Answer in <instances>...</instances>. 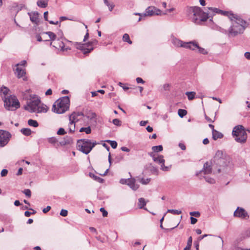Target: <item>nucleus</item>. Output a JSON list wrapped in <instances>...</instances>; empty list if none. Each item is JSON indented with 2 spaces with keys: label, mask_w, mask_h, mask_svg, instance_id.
Returning a JSON list of instances; mask_svg holds the SVG:
<instances>
[{
  "label": "nucleus",
  "mask_w": 250,
  "mask_h": 250,
  "mask_svg": "<svg viewBox=\"0 0 250 250\" xmlns=\"http://www.w3.org/2000/svg\"><path fill=\"white\" fill-rule=\"evenodd\" d=\"M24 109L31 113H46L48 109V107L41 103L39 97L35 94L30 95L27 102V105Z\"/></svg>",
  "instance_id": "1"
},
{
  "label": "nucleus",
  "mask_w": 250,
  "mask_h": 250,
  "mask_svg": "<svg viewBox=\"0 0 250 250\" xmlns=\"http://www.w3.org/2000/svg\"><path fill=\"white\" fill-rule=\"evenodd\" d=\"M229 18L231 21V26L229 30V34L235 36L243 33L245 29L246 22L241 18L233 14H229Z\"/></svg>",
  "instance_id": "2"
},
{
  "label": "nucleus",
  "mask_w": 250,
  "mask_h": 250,
  "mask_svg": "<svg viewBox=\"0 0 250 250\" xmlns=\"http://www.w3.org/2000/svg\"><path fill=\"white\" fill-rule=\"evenodd\" d=\"M231 250H250V229L238 238L233 243Z\"/></svg>",
  "instance_id": "3"
},
{
  "label": "nucleus",
  "mask_w": 250,
  "mask_h": 250,
  "mask_svg": "<svg viewBox=\"0 0 250 250\" xmlns=\"http://www.w3.org/2000/svg\"><path fill=\"white\" fill-rule=\"evenodd\" d=\"M47 35L50 40H45V41H50V45H52L56 48H60L62 52L67 51L68 50H71V48L69 45H67L66 43L63 41H60L58 38L57 39V35L53 32L48 31L43 33Z\"/></svg>",
  "instance_id": "4"
},
{
  "label": "nucleus",
  "mask_w": 250,
  "mask_h": 250,
  "mask_svg": "<svg viewBox=\"0 0 250 250\" xmlns=\"http://www.w3.org/2000/svg\"><path fill=\"white\" fill-rule=\"evenodd\" d=\"M70 105L68 96H64L57 100L53 105L52 111L58 114H62L67 111Z\"/></svg>",
  "instance_id": "5"
},
{
  "label": "nucleus",
  "mask_w": 250,
  "mask_h": 250,
  "mask_svg": "<svg viewBox=\"0 0 250 250\" xmlns=\"http://www.w3.org/2000/svg\"><path fill=\"white\" fill-rule=\"evenodd\" d=\"M96 144V141H91L90 140L86 139H81L77 141V147L83 153L88 154Z\"/></svg>",
  "instance_id": "6"
},
{
  "label": "nucleus",
  "mask_w": 250,
  "mask_h": 250,
  "mask_svg": "<svg viewBox=\"0 0 250 250\" xmlns=\"http://www.w3.org/2000/svg\"><path fill=\"white\" fill-rule=\"evenodd\" d=\"M232 134L237 142L243 143L246 141L247 134L244 126L242 125L235 126L233 129Z\"/></svg>",
  "instance_id": "7"
},
{
  "label": "nucleus",
  "mask_w": 250,
  "mask_h": 250,
  "mask_svg": "<svg viewBox=\"0 0 250 250\" xmlns=\"http://www.w3.org/2000/svg\"><path fill=\"white\" fill-rule=\"evenodd\" d=\"M4 102V106L8 110H12V108L16 109L20 106L18 100L14 95H10L5 97Z\"/></svg>",
  "instance_id": "8"
},
{
  "label": "nucleus",
  "mask_w": 250,
  "mask_h": 250,
  "mask_svg": "<svg viewBox=\"0 0 250 250\" xmlns=\"http://www.w3.org/2000/svg\"><path fill=\"white\" fill-rule=\"evenodd\" d=\"M195 15L199 16L200 19L197 20V19L194 18L193 22L196 24H200L203 21H205L208 18L212 16V15L210 12L207 13L203 12L201 8L195 7Z\"/></svg>",
  "instance_id": "9"
},
{
  "label": "nucleus",
  "mask_w": 250,
  "mask_h": 250,
  "mask_svg": "<svg viewBox=\"0 0 250 250\" xmlns=\"http://www.w3.org/2000/svg\"><path fill=\"white\" fill-rule=\"evenodd\" d=\"M149 155L153 158L154 162L161 165V169L163 171H167L169 170L170 167L165 166V160L163 155H160L156 156L154 152H150Z\"/></svg>",
  "instance_id": "10"
},
{
  "label": "nucleus",
  "mask_w": 250,
  "mask_h": 250,
  "mask_svg": "<svg viewBox=\"0 0 250 250\" xmlns=\"http://www.w3.org/2000/svg\"><path fill=\"white\" fill-rule=\"evenodd\" d=\"M11 137V135L8 131L0 130V146L3 147L6 146Z\"/></svg>",
  "instance_id": "11"
},
{
  "label": "nucleus",
  "mask_w": 250,
  "mask_h": 250,
  "mask_svg": "<svg viewBox=\"0 0 250 250\" xmlns=\"http://www.w3.org/2000/svg\"><path fill=\"white\" fill-rule=\"evenodd\" d=\"M74 45L76 48L79 49L83 52L84 54H86L90 52L93 49V47H90V43H80L75 42Z\"/></svg>",
  "instance_id": "12"
},
{
  "label": "nucleus",
  "mask_w": 250,
  "mask_h": 250,
  "mask_svg": "<svg viewBox=\"0 0 250 250\" xmlns=\"http://www.w3.org/2000/svg\"><path fill=\"white\" fill-rule=\"evenodd\" d=\"M144 15L145 17L161 15V11L154 6H149L146 9Z\"/></svg>",
  "instance_id": "13"
},
{
  "label": "nucleus",
  "mask_w": 250,
  "mask_h": 250,
  "mask_svg": "<svg viewBox=\"0 0 250 250\" xmlns=\"http://www.w3.org/2000/svg\"><path fill=\"white\" fill-rule=\"evenodd\" d=\"M212 172V167L211 163L208 162L204 164L203 169L197 173L196 175L199 176H202L203 174L206 175L211 173Z\"/></svg>",
  "instance_id": "14"
},
{
  "label": "nucleus",
  "mask_w": 250,
  "mask_h": 250,
  "mask_svg": "<svg viewBox=\"0 0 250 250\" xmlns=\"http://www.w3.org/2000/svg\"><path fill=\"white\" fill-rule=\"evenodd\" d=\"M234 216L242 219H247L249 215L246 211L243 208L238 207L234 212Z\"/></svg>",
  "instance_id": "15"
},
{
  "label": "nucleus",
  "mask_w": 250,
  "mask_h": 250,
  "mask_svg": "<svg viewBox=\"0 0 250 250\" xmlns=\"http://www.w3.org/2000/svg\"><path fill=\"white\" fill-rule=\"evenodd\" d=\"M84 115L82 112H73L69 116V120L76 123L82 119Z\"/></svg>",
  "instance_id": "16"
},
{
  "label": "nucleus",
  "mask_w": 250,
  "mask_h": 250,
  "mask_svg": "<svg viewBox=\"0 0 250 250\" xmlns=\"http://www.w3.org/2000/svg\"><path fill=\"white\" fill-rule=\"evenodd\" d=\"M170 41L172 44L176 47H184L186 42L176 38L173 35L171 36Z\"/></svg>",
  "instance_id": "17"
},
{
  "label": "nucleus",
  "mask_w": 250,
  "mask_h": 250,
  "mask_svg": "<svg viewBox=\"0 0 250 250\" xmlns=\"http://www.w3.org/2000/svg\"><path fill=\"white\" fill-rule=\"evenodd\" d=\"M199 47V45L196 41H191L189 42H186L184 48H188L190 50L195 51Z\"/></svg>",
  "instance_id": "18"
},
{
  "label": "nucleus",
  "mask_w": 250,
  "mask_h": 250,
  "mask_svg": "<svg viewBox=\"0 0 250 250\" xmlns=\"http://www.w3.org/2000/svg\"><path fill=\"white\" fill-rule=\"evenodd\" d=\"M229 160L230 158L228 155L225 156V157L224 156L220 160H219L216 163V164L220 167H225L229 163Z\"/></svg>",
  "instance_id": "19"
},
{
  "label": "nucleus",
  "mask_w": 250,
  "mask_h": 250,
  "mask_svg": "<svg viewBox=\"0 0 250 250\" xmlns=\"http://www.w3.org/2000/svg\"><path fill=\"white\" fill-rule=\"evenodd\" d=\"M208 10L210 11V13L212 12V13H219L223 15L227 16L228 17L229 16V14H231V13L229 12L224 11L216 8L209 7Z\"/></svg>",
  "instance_id": "20"
},
{
  "label": "nucleus",
  "mask_w": 250,
  "mask_h": 250,
  "mask_svg": "<svg viewBox=\"0 0 250 250\" xmlns=\"http://www.w3.org/2000/svg\"><path fill=\"white\" fill-rule=\"evenodd\" d=\"M28 14L30 16V19L31 21L36 24H38L39 22L38 13L37 12L31 13H29Z\"/></svg>",
  "instance_id": "21"
},
{
  "label": "nucleus",
  "mask_w": 250,
  "mask_h": 250,
  "mask_svg": "<svg viewBox=\"0 0 250 250\" xmlns=\"http://www.w3.org/2000/svg\"><path fill=\"white\" fill-rule=\"evenodd\" d=\"M127 185L133 190H136L139 187L138 185L135 184V180L134 178H129Z\"/></svg>",
  "instance_id": "22"
},
{
  "label": "nucleus",
  "mask_w": 250,
  "mask_h": 250,
  "mask_svg": "<svg viewBox=\"0 0 250 250\" xmlns=\"http://www.w3.org/2000/svg\"><path fill=\"white\" fill-rule=\"evenodd\" d=\"M227 155L224 153V152L222 150H218L214 157V161L216 163L219 161L221 159L223 158L224 156H227Z\"/></svg>",
  "instance_id": "23"
},
{
  "label": "nucleus",
  "mask_w": 250,
  "mask_h": 250,
  "mask_svg": "<svg viewBox=\"0 0 250 250\" xmlns=\"http://www.w3.org/2000/svg\"><path fill=\"white\" fill-rule=\"evenodd\" d=\"M15 73L18 78L22 77L25 74V70L20 66H16Z\"/></svg>",
  "instance_id": "24"
},
{
  "label": "nucleus",
  "mask_w": 250,
  "mask_h": 250,
  "mask_svg": "<svg viewBox=\"0 0 250 250\" xmlns=\"http://www.w3.org/2000/svg\"><path fill=\"white\" fill-rule=\"evenodd\" d=\"M212 138L214 140H216L218 139H221V138H223V134L222 133H221L216 130H212Z\"/></svg>",
  "instance_id": "25"
},
{
  "label": "nucleus",
  "mask_w": 250,
  "mask_h": 250,
  "mask_svg": "<svg viewBox=\"0 0 250 250\" xmlns=\"http://www.w3.org/2000/svg\"><path fill=\"white\" fill-rule=\"evenodd\" d=\"M37 4L41 8H45L47 6V0H39L37 1Z\"/></svg>",
  "instance_id": "26"
},
{
  "label": "nucleus",
  "mask_w": 250,
  "mask_h": 250,
  "mask_svg": "<svg viewBox=\"0 0 250 250\" xmlns=\"http://www.w3.org/2000/svg\"><path fill=\"white\" fill-rule=\"evenodd\" d=\"M9 91V89L5 86H2L0 88V94L2 96H3V98L4 99L5 97H7V95Z\"/></svg>",
  "instance_id": "27"
},
{
  "label": "nucleus",
  "mask_w": 250,
  "mask_h": 250,
  "mask_svg": "<svg viewBox=\"0 0 250 250\" xmlns=\"http://www.w3.org/2000/svg\"><path fill=\"white\" fill-rule=\"evenodd\" d=\"M57 39L59 38L60 40V41H64V42H65L66 43L67 45H68V44L72 43V42L71 41H69L63 38V34L62 32L58 33V35H57Z\"/></svg>",
  "instance_id": "28"
},
{
  "label": "nucleus",
  "mask_w": 250,
  "mask_h": 250,
  "mask_svg": "<svg viewBox=\"0 0 250 250\" xmlns=\"http://www.w3.org/2000/svg\"><path fill=\"white\" fill-rule=\"evenodd\" d=\"M75 123L73 122L72 121H69V123L68 124V129L69 133H74L75 130Z\"/></svg>",
  "instance_id": "29"
},
{
  "label": "nucleus",
  "mask_w": 250,
  "mask_h": 250,
  "mask_svg": "<svg viewBox=\"0 0 250 250\" xmlns=\"http://www.w3.org/2000/svg\"><path fill=\"white\" fill-rule=\"evenodd\" d=\"M146 205V202L144 198H140L139 199L138 206L140 208H144Z\"/></svg>",
  "instance_id": "30"
},
{
  "label": "nucleus",
  "mask_w": 250,
  "mask_h": 250,
  "mask_svg": "<svg viewBox=\"0 0 250 250\" xmlns=\"http://www.w3.org/2000/svg\"><path fill=\"white\" fill-rule=\"evenodd\" d=\"M21 132L25 136H29L31 133V130L28 128H23L21 130Z\"/></svg>",
  "instance_id": "31"
},
{
  "label": "nucleus",
  "mask_w": 250,
  "mask_h": 250,
  "mask_svg": "<svg viewBox=\"0 0 250 250\" xmlns=\"http://www.w3.org/2000/svg\"><path fill=\"white\" fill-rule=\"evenodd\" d=\"M28 124L31 126L33 127H38L39 126V124L36 120H34L32 119H30L28 121Z\"/></svg>",
  "instance_id": "32"
},
{
  "label": "nucleus",
  "mask_w": 250,
  "mask_h": 250,
  "mask_svg": "<svg viewBox=\"0 0 250 250\" xmlns=\"http://www.w3.org/2000/svg\"><path fill=\"white\" fill-rule=\"evenodd\" d=\"M191 11L192 14V16H191V19L193 22L194 18H196L197 19V20L200 19L199 18V16L195 15V7L191 8Z\"/></svg>",
  "instance_id": "33"
},
{
  "label": "nucleus",
  "mask_w": 250,
  "mask_h": 250,
  "mask_svg": "<svg viewBox=\"0 0 250 250\" xmlns=\"http://www.w3.org/2000/svg\"><path fill=\"white\" fill-rule=\"evenodd\" d=\"M195 92H187L186 95H187L189 100H193L195 96Z\"/></svg>",
  "instance_id": "34"
},
{
  "label": "nucleus",
  "mask_w": 250,
  "mask_h": 250,
  "mask_svg": "<svg viewBox=\"0 0 250 250\" xmlns=\"http://www.w3.org/2000/svg\"><path fill=\"white\" fill-rule=\"evenodd\" d=\"M123 40L125 42H128L130 44H132V41L130 40L128 34L126 33L123 35Z\"/></svg>",
  "instance_id": "35"
},
{
  "label": "nucleus",
  "mask_w": 250,
  "mask_h": 250,
  "mask_svg": "<svg viewBox=\"0 0 250 250\" xmlns=\"http://www.w3.org/2000/svg\"><path fill=\"white\" fill-rule=\"evenodd\" d=\"M80 132H85L86 134H89L91 133V130L90 126L87 127H82L79 131Z\"/></svg>",
  "instance_id": "36"
},
{
  "label": "nucleus",
  "mask_w": 250,
  "mask_h": 250,
  "mask_svg": "<svg viewBox=\"0 0 250 250\" xmlns=\"http://www.w3.org/2000/svg\"><path fill=\"white\" fill-rule=\"evenodd\" d=\"M152 149L153 151V152H160L163 150V146L162 145H159L157 146H154L152 147Z\"/></svg>",
  "instance_id": "37"
},
{
  "label": "nucleus",
  "mask_w": 250,
  "mask_h": 250,
  "mask_svg": "<svg viewBox=\"0 0 250 250\" xmlns=\"http://www.w3.org/2000/svg\"><path fill=\"white\" fill-rule=\"evenodd\" d=\"M104 4L108 7V9L110 11H111L113 8L114 7L115 5L113 3L110 4L107 0H104Z\"/></svg>",
  "instance_id": "38"
},
{
  "label": "nucleus",
  "mask_w": 250,
  "mask_h": 250,
  "mask_svg": "<svg viewBox=\"0 0 250 250\" xmlns=\"http://www.w3.org/2000/svg\"><path fill=\"white\" fill-rule=\"evenodd\" d=\"M178 114L181 118H183L187 115V111L185 109H179L178 111Z\"/></svg>",
  "instance_id": "39"
},
{
  "label": "nucleus",
  "mask_w": 250,
  "mask_h": 250,
  "mask_svg": "<svg viewBox=\"0 0 250 250\" xmlns=\"http://www.w3.org/2000/svg\"><path fill=\"white\" fill-rule=\"evenodd\" d=\"M167 212L171 213L174 215H178L182 213V211L180 210L176 209H168Z\"/></svg>",
  "instance_id": "40"
},
{
  "label": "nucleus",
  "mask_w": 250,
  "mask_h": 250,
  "mask_svg": "<svg viewBox=\"0 0 250 250\" xmlns=\"http://www.w3.org/2000/svg\"><path fill=\"white\" fill-rule=\"evenodd\" d=\"M150 180H151V178H146V179H145V178H143L140 179V182L143 185H146L149 183Z\"/></svg>",
  "instance_id": "41"
},
{
  "label": "nucleus",
  "mask_w": 250,
  "mask_h": 250,
  "mask_svg": "<svg viewBox=\"0 0 250 250\" xmlns=\"http://www.w3.org/2000/svg\"><path fill=\"white\" fill-rule=\"evenodd\" d=\"M107 142L109 143L111 146L115 149L117 146V143L115 141L107 140Z\"/></svg>",
  "instance_id": "42"
},
{
  "label": "nucleus",
  "mask_w": 250,
  "mask_h": 250,
  "mask_svg": "<svg viewBox=\"0 0 250 250\" xmlns=\"http://www.w3.org/2000/svg\"><path fill=\"white\" fill-rule=\"evenodd\" d=\"M198 50V52L204 54L206 55L208 53V51L204 48L201 47L199 46V47H197V49Z\"/></svg>",
  "instance_id": "43"
},
{
  "label": "nucleus",
  "mask_w": 250,
  "mask_h": 250,
  "mask_svg": "<svg viewBox=\"0 0 250 250\" xmlns=\"http://www.w3.org/2000/svg\"><path fill=\"white\" fill-rule=\"evenodd\" d=\"M206 181L210 184H213L215 183V180L211 177L208 176H203Z\"/></svg>",
  "instance_id": "44"
},
{
  "label": "nucleus",
  "mask_w": 250,
  "mask_h": 250,
  "mask_svg": "<svg viewBox=\"0 0 250 250\" xmlns=\"http://www.w3.org/2000/svg\"><path fill=\"white\" fill-rule=\"evenodd\" d=\"M189 214L192 216H195V217H199L200 216V213L199 211H192L189 212Z\"/></svg>",
  "instance_id": "45"
},
{
  "label": "nucleus",
  "mask_w": 250,
  "mask_h": 250,
  "mask_svg": "<svg viewBox=\"0 0 250 250\" xmlns=\"http://www.w3.org/2000/svg\"><path fill=\"white\" fill-rule=\"evenodd\" d=\"M112 123L114 125L117 126H121V122L118 119H115L113 120Z\"/></svg>",
  "instance_id": "46"
},
{
  "label": "nucleus",
  "mask_w": 250,
  "mask_h": 250,
  "mask_svg": "<svg viewBox=\"0 0 250 250\" xmlns=\"http://www.w3.org/2000/svg\"><path fill=\"white\" fill-rule=\"evenodd\" d=\"M96 181H97V182L100 183H103L104 181V179L97 176H95L94 175H93V177H92Z\"/></svg>",
  "instance_id": "47"
},
{
  "label": "nucleus",
  "mask_w": 250,
  "mask_h": 250,
  "mask_svg": "<svg viewBox=\"0 0 250 250\" xmlns=\"http://www.w3.org/2000/svg\"><path fill=\"white\" fill-rule=\"evenodd\" d=\"M66 133V131L63 128H60L57 131V134L59 135H63Z\"/></svg>",
  "instance_id": "48"
},
{
  "label": "nucleus",
  "mask_w": 250,
  "mask_h": 250,
  "mask_svg": "<svg viewBox=\"0 0 250 250\" xmlns=\"http://www.w3.org/2000/svg\"><path fill=\"white\" fill-rule=\"evenodd\" d=\"M192 238L191 236H190L188 239V240L187 242V247L191 248V246H192Z\"/></svg>",
  "instance_id": "49"
},
{
  "label": "nucleus",
  "mask_w": 250,
  "mask_h": 250,
  "mask_svg": "<svg viewBox=\"0 0 250 250\" xmlns=\"http://www.w3.org/2000/svg\"><path fill=\"white\" fill-rule=\"evenodd\" d=\"M23 193L27 196L28 197H30L31 195V190L29 189H26L23 191Z\"/></svg>",
  "instance_id": "50"
},
{
  "label": "nucleus",
  "mask_w": 250,
  "mask_h": 250,
  "mask_svg": "<svg viewBox=\"0 0 250 250\" xmlns=\"http://www.w3.org/2000/svg\"><path fill=\"white\" fill-rule=\"evenodd\" d=\"M68 211L66 209H62L60 212V215L63 217H65L67 215Z\"/></svg>",
  "instance_id": "51"
},
{
  "label": "nucleus",
  "mask_w": 250,
  "mask_h": 250,
  "mask_svg": "<svg viewBox=\"0 0 250 250\" xmlns=\"http://www.w3.org/2000/svg\"><path fill=\"white\" fill-rule=\"evenodd\" d=\"M48 141L49 143L51 144H55L57 142V139L54 137H51L48 138Z\"/></svg>",
  "instance_id": "52"
},
{
  "label": "nucleus",
  "mask_w": 250,
  "mask_h": 250,
  "mask_svg": "<svg viewBox=\"0 0 250 250\" xmlns=\"http://www.w3.org/2000/svg\"><path fill=\"white\" fill-rule=\"evenodd\" d=\"M26 64V61L25 60H23L21 61L19 63H17L15 65V66H25Z\"/></svg>",
  "instance_id": "53"
},
{
  "label": "nucleus",
  "mask_w": 250,
  "mask_h": 250,
  "mask_svg": "<svg viewBox=\"0 0 250 250\" xmlns=\"http://www.w3.org/2000/svg\"><path fill=\"white\" fill-rule=\"evenodd\" d=\"M128 180H129V178H128V179H121L120 180V183H121L122 184H123V185H125V184L127 185V182H128Z\"/></svg>",
  "instance_id": "54"
},
{
  "label": "nucleus",
  "mask_w": 250,
  "mask_h": 250,
  "mask_svg": "<svg viewBox=\"0 0 250 250\" xmlns=\"http://www.w3.org/2000/svg\"><path fill=\"white\" fill-rule=\"evenodd\" d=\"M100 210L102 212L104 217H105L107 215L108 213L104 208H101Z\"/></svg>",
  "instance_id": "55"
},
{
  "label": "nucleus",
  "mask_w": 250,
  "mask_h": 250,
  "mask_svg": "<svg viewBox=\"0 0 250 250\" xmlns=\"http://www.w3.org/2000/svg\"><path fill=\"white\" fill-rule=\"evenodd\" d=\"M8 173V170L6 169H3L1 170L0 175L2 177L5 176Z\"/></svg>",
  "instance_id": "56"
},
{
  "label": "nucleus",
  "mask_w": 250,
  "mask_h": 250,
  "mask_svg": "<svg viewBox=\"0 0 250 250\" xmlns=\"http://www.w3.org/2000/svg\"><path fill=\"white\" fill-rule=\"evenodd\" d=\"M86 117L88 119H91L94 118L96 117V114L94 113H91L90 114L86 115Z\"/></svg>",
  "instance_id": "57"
},
{
  "label": "nucleus",
  "mask_w": 250,
  "mask_h": 250,
  "mask_svg": "<svg viewBox=\"0 0 250 250\" xmlns=\"http://www.w3.org/2000/svg\"><path fill=\"white\" fill-rule=\"evenodd\" d=\"M190 219V221H191V224H193V225L195 224L197 222V219H196L195 218H194L193 217L191 216Z\"/></svg>",
  "instance_id": "58"
},
{
  "label": "nucleus",
  "mask_w": 250,
  "mask_h": 250,
  "mask_svg": "<svg viewBox=\"0 0 250 250\" xmlns=\"http://www.w3.org/2000/svg\"><path fill=\"white\" fill-rule=\"evenodd\" d=\"M169 86H170V85H169V84L166 83V84H164V85H163V89L165 91L169 90Z\"/></svg>",
  "instance_id": "59"
},
{
  "label": "nucleus",
  "mask_w": 250,
  "mask_h": 250,
  "mask_svg": "<svg viewBox=\"0 0 250 250\" xmlns=\"http://www.w3.org/2000/svg\"><path fill=\"white\" fill-rule=\"evenodd\" d=\"M89 43H90V47H93L94 45H96L97 44L98 41L95 40L91 42H89Z\"/></svg>",
  "instance_id": "60"
},
{
  "label": "nucleus",
  "mask_w": 250,
  "mask_h": 250,
  "mask_svg": "<svg viewBox=\"0 0 250 250\" xmlns=\"http://www.w3.org/2000/svg\"><path fill=\"white\" fill-rule=\"evenodd\" d=\"M51 209V207L50 206H47L45 208H43L42 211L43 213H46L48 212Z\"/></svg>",
  "instance_id": "61"
},
{
  "label": "nucleus",
  "mask_w": 250,
  "mask_h": 250,
  "mask_svg": "<svg viewBox=\"0 0 250 250\" xmlns=\"http://www.w3.org/2000/svg\"><path fill=\"white\" fill-rule=\"evenodd\" d=\"M35 211H34L33 212H29L28 211H26L25 212H24V215L26 217H29L31 214H35Z\"/></svg>",
  "instance_id": "62"
},
{
  "label": "nucleus",
  "mask_w": 250,
  "mask_h": 250,
  "mask_svg": "<svg viewBox=\"0 0 250 250\" xmlns=\"http://www.w3.org/2000/svg\"><path fill=\"white\" fill-rule=\"evenodd\" d=\"M136 82L138 83H145V81L142 78H141L140 77H138L136 79Z\"/></svg>",
  "instance_id": "63"
},
{
  "label": "nucleus",
  "mask_w": 250,
  "mask_h": 250,
  "mask_svg": "<svg viewBox=\"0 0 250 250\" xmlns=\"http://www.w3.org/2000/svg\"><path fill=\"white\" fill-rule=\"evenodd\" d=\"M244 55L246 58L248 60H250V52H246Z\"/></svg>",
  "instance_id": "64"
}]
</instances>
